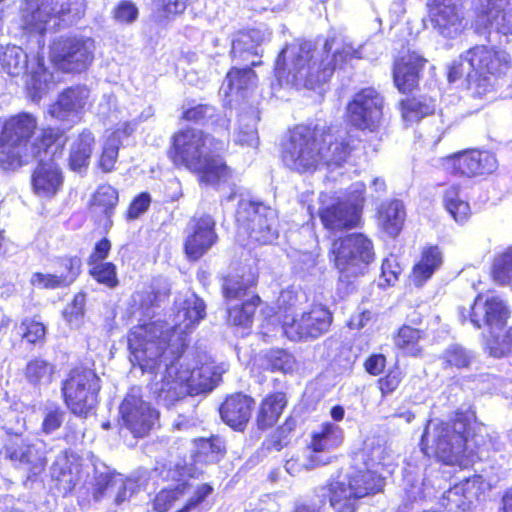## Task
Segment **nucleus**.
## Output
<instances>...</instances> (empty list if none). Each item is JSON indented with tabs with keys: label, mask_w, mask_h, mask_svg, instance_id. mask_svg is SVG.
Masks as SVG:
<instances>
[{
	"label": "nucleus",
	"mask_w": 512,
	"mask_h": 512,
	"mask_svg": "<svg viewBox=\"0 0 512 512\" xmlns=\"http://www.w3.org/2000/svg\"><path fill=\"white\" fill-rule=\"evenodd\" d=\"M175 324L155 321L134 327L128 338L132 363L142 372L154 373L163 362L165 371L159 381L151 384V391L160 403L169 407L186 395L211 391L219 382L220 374L205 356L180 358L186 346V336L205 317V304L193 293L175 302Z\"/></svg>",
	"instance_id": "obj_1"
},
{
	"label": "nucleus",
	"mask_w": 512,
	"mask_h": 512,
	"mask_svg": "<svg viewBox=\"0 0 512 512\" xmlns=\"http://www.w3.org/2000/svg\"><path fill=\"white\" fill-rule=\"evenodd\" d=\"M362 46L354 45L346 38L328 39L323 50L312 49L304 42L287 45L276 60L275 72L279 79H285L297 87L313 89L332 76L336 67L350 59L362 57Z\"/></svg>",
	"instance_id": "obj_2"
},
{
	"label": "nucleus",
	"mask_w": 512,
	"mask_h": 512,
	"mask_svg": "<svg viewBox=\"0 0 512 512\" xmlns=\"http://www.w3.org/2000/svg\"><path fill=\"white\" fill-rule=\"evenodd\" d=\"M350 151V144L342 135L298 126L283 144L282 161L291 170L308 172L321 164L339 166Z\"/></svg>",
	"instance_id": "obj_3"
},
{
	"label": "nucleus",
	"mask_w": 512,
	"mask_h": 512,
	"mask_svg": "<svg viewBox=\"0 0 512 512\" xmlns=\"http://www.w3.org/2000/svg\"><path fill=\"white\" fill-rule=\"evenodd\" d=\"M223 144L198 129H185L173 137L171 157L176 165H183L198 174L205 184L226 181L229 170L217 154Z\"/></svg>",
	"instance_id": "obj_4"
},
{
	"label": "nucleus",
	"mask_w": 512,
	"mask_h": 512,
	"mask_svg": "<svg viewBox=\"0 0 512 512\" xmlns=\"http://www.w3.org/2000/svg\"><path fill=\"white\" fill-rule=\"evenodd\" d=\"M38 127L37 119L30 113H19L0 121V164L5 170H16L40 157L42 149L47 153L53 142L62 145L59 131L45 130L40 141L29 144Z\"/></svg>",
	"instance_id": "obj_5"
},
{
	"label": "nucleus",
	"mask_w": 512,
	"mask_h": 512,
	"mask_svg": "<svg viewBox=\"0 0 512 512\" xmlns=\"http://www.w3.org/2000/svg\"><path fill=\"white\" fill-rule=\"evenodd\" d=\"M510 62V56L505 51L477 45L464 54L459 67L452 68L449 80L454 81L466 74L475 84V93L484 97L501 86L500 79L509 70Z\"/></svg>",
	"instance_id": "obj_6"
},
{
	"label": "nucleus",
	"mask_w": 512,
	"mask_h": 512,
	"mask_svg": "<svg viewBox=\"0 0 512 512\" xmlns=\"http://www.w3.org/2000/svg\"><path fill=\"white\" fill-rule=\"evenodd\" d=\"M472 440L469 439L467 423L457 418L452 424L429 421L422 436V451L436 456L445 464L461 463L464 453L471 450Z\"/></svg>",
	"instance_id": "obj_7"
},
{
	"label": "nucleus",
	"mask_w": 512,
	"mask_h": 512,
	"mask_svg": "<svg viewBox=\"0 0 512 512\" xmlns=\"http://www.w3.org/2000/svg\"><path fill=\"white\" fill-rule=\"evenodd\" d=\"M374 257L371 240L361 233L338 238L331 244L330 260L344 281L364 275Z\"/></svg>",
	"instance_id": "obj_8"
},
{
	"label": "nucleus",
	"mask_w": 512,
	"mask_h": 512,
	"mask_svg": "<svg viewBox=\"0 0 512 512\" xmlns=\"http://www.w3.org/2000/svg\"><path fill=\"white\" fill-rule=\"evenodd\" d=\"M384 485V478L374 470L354 472L347 481L330 484V504L339 512H353L357 499L381 492Z\"/></svg>",
	"instance_id": "obj_9"
},
{
	"label": "nucleus",
	"mask_w": 512,
	"mask_h": 512,
	"mask_svg": "<svg viewBox=\"0 0 512 512\" xmlns=\"http://www.w3.org/2000/svg\"><path fill=\"white\" fill-rule=\"evenodd\" d=\"M100 379L91 369L75 368L62 385L64 402L76 416L86 418L98 403Z\"/></svg>",
	"instance_id": "obj_10"
},
{
	"label": "nucleus",
	"mask_w": 512,
	"mask_h": 512,
	"mask_svg": "<svg viewBox=\"0 0 512 512\" xmlns=\"http://www.w3.org/2000/svg\"><path fill=\"white\" fill-rule=\"evenodd\" d=\"M236 222L238 235L246 234L251 242L270 244L278 237L276 212L264 205L240 202Z\"/></svg>",
	"instance_id": "obj_11"
},
{
	"label": "nucleus",
	"mask_w": 512,
	"mask_h": 512,
	"mask_svg": "<svg viewBox=\"0 0 512 512\" xmlns=\"http://www.w3.org/2000/svg\"><path fill=\"white\" fill-rule=\"evenodd\" d=\"M58 0H25L21 9L23 28L29 33L43 34L53 16L71 15L72 19L80 18L85 11L84 0H68L59 9L54 6Z\"/></svg>",
	"instance_id": "obj_12"
},
{
	"label": "nucleus",
	"mask_w": 512,
	"mask_h": 512,
	"mask_svg": "<svg viewBox=\"0 0 512 512\" xmlns=\"http://www.w3.org/2000/svg\"><path fill=\"white\" fill-rule=\"evenodd\" d=\"M95 43L91 38L69 37L55 41L50 56L55 65L66 72H81L94 58Z\"/></svg>",
	"instance_id": "obj_13"
},
{
	"label": "nucleus",
	"mask_w": 512,
	"mask_h": 512,
	"mask_svg": "<svg viewBox=\"0 0 512 512\" xmlns=\"http://www.w3.org/2000/svg\"><path fill=\"white\" fill-rule=\"evenodd\" d=\"M383 116V98L373 88H365L355 94L347 105V118L354 127L375 131Z\"/></svg>",
	"instance_id": "obj_14"
},
{
	"label": "nucleus",
	"mask_w": 512,
	"mask_h": 512,
	"mask_svg": "<svg viewBox=\"0 0 512 512\" xmlns=\"http://www.w3.org/2000/svg\"><path fill=\"white\" fill-rule=\"evenodd\" d=\"M364 189L363 183H356L347 202H337L321 209L319 216L325 228L340 231L356 227L361 217Z\"/></svg>",
	"instance_id": "obj_15"
},
{
	"label": "nucleus",
	"mask_w": 512,
	"mask_h": 512,
	"mask_svg": "<svg viewBox=\"0 0 512 512\" xmlns=\"http://www.w3.org/2000/svg\"><path fill=\"white\" fill-rule=\"evenodd\" d=\"M119 412L123 425L135 437L146 435L158 419V412L142 399L139 388L130 390L123 399Z\"/></svg>",
	"instance_id": "obj_16"
},
{
	"label": "nucleus",
	"mask_w": 512,
	"mask_h": 512,
	"mask_svg": "<svg viewBox=\"0 0 512 512\" xmlns=\"http://www.w3.org/2000/svg\"><path fill=\"white\" fill-rule=\"evenodd\" d=\"M429 19L439 34L454 38L467 26L462 0H429Z\"/></svg>",
	"instance_id": "obj_17"
},
{
	"label": "nucleus",
	"mask_w": 512,
	"mask_h": 512,
	"mask_svg": "<svg viewBox=\"0 0 512 512\" xmlns=\"http://www.w3.org/2000/svg\"><path fill=\"white\" fill-rule=\"evenodd\" d=\"M509 314L503 299L495 295L479 294L472 306L471 322L476 328H487L490 338H493L503 330Z\"/></svg>",
	"instance_id": "obj_18"
},
{
	"label": "nucleus",
	"mask_w": 512,
	"mask_h": 512,
	"mask_svg": "<svg viewBox=\"0 0 512 512\" xmlns=\"http://www.w3.org/2000/svg\"><path fill=\"white\" fill-rule=\"evenodd\" d=\"M442 166L450 174L475 177L494 172L497 160L487 151L468 150L445 157Z\"/></svg>",
	"instance_id": "obj_19"
},
{
	"label": "nucleus",
	"mask_w": 512,
	"mask_h": 512,
	"mask_svg": "<svg viewBox=\"0 0 512 512\" xmlns=\"http://www.w3.org/2000/svg\"><path fill=\"white\" fill-rule=\"evenodd\" d=\"M332 323V315L326 308L315 306L290 323L284 322L283 333L293 341L315 339L326 333Z\"/></svg>",
	"instance_id": "obj_20"
},
{
	"label": "nucleus",
	"mask_w": 512,
	"mask_h": 512,
	"mask_svg": "<svg viewBox=\"0 0 512 512\" xmlns=\"http://www.w3.org/2000/svg\"><path fill=\"white\" fill-rule=\"evenodd\" d=\"M90 105V90L84 85H78L59 94L56 102L50 105L48 113L58 121L74 124L80 121Z\"/></svg>",
	"instance_id": "obj_21"
},
{
	"label": "nucleus",
	"mask_w": 512,
	"mask_h": 512,
	"mask_svg": "<svg viewBox=\"0 0 512 512\" xmlns=\"http://www.w3.org/2000/svg\"><path fill=\"white\" fill-rule=\"evenodd\" d=\"M141 486L138 480L124 477L121 474H100L95 478L93 498L96 501L106 499L116 505H121L129 501Z\"/></svg>",
	"instance_id": "obj_22"
},
{
	"label": "nucleus",
	"mask_w": 512,
	"mask_h": 512,
	"mask_svg": "<svg viewBox=\"0 0 512 512\" xmlns=\"http://www.w3.org/2000/svg\"><path fill=\"white\" fill-rule=\"evenodd\" d=\"M6 457L18 462L34 474L46 465V445L41 440L29 441L20 435L9 436L5 443Z\"/></svg>",
	"instance_id": "obj_23"
},
{
	"label": "nucleus",
	"mask_w": 512,
	"mask_h": 512,
	"mask_svg": "<svg viewBox=\"0 0 512 512\" xmlns=\"http://www.w3.org/2000/svg\"><path fill=\"white\" fill-rule=\"evenodd\" d=\"M483 480L479 475H473L465 479L449 490H447L441 498V504L448 510H468L472 504L478 499L482 488Z\"/></svg>",
	"instance_id": "obj_24"
},
{
	"label": "nucleus",
	"mask_w": 512,
	"mask_h": 512,
	"mask_svg": "<svg viewBox=\"0 0 512 512\" xmlns=\"http://www.w3.org/2000/svg\"><path fill=\"white\" fill-rule=\"evenodd\" d=\"M214 226L215 221L209 215L192 221V233L187 236L185 242V252L190 259H199L216 242Z\"/></svg>",
	"instance_id": "obj_25"
},
{
	"label": "nucleus",
	"mask_w": 512,
	"mask_h": 512,
	"mask_svg": "<svg viewBox=\"0 0 512 512\" xmlns=\"http://www.w3.org/2000/svg\"><path fill=\"white\" fill-rule=\"evenodd\" d=\"M266 29H249L238 32L232 41L231 55L233 61L242 60L250 66H256L259 62L254 57L260 55V46L269 39Z\"/></svg>",
	"instance_id": "obj_26"
},
{
	"label": "nucleus",
	"mask_w": 512,
	"mask_h": 512,
	"mask_svg": "<svg viewBox=\"0 0 512 512\" xmlns=\"http://www.w3.org/2000/svg\"><path fill=\"white\" fill-rule=\"evenodd\" d=\"M63 184L59 167L52 161L41 162L32 174L34 193L41 198H51L57 194Z\"/></svg>",
	"instance_id": "obj_27"
},
{
	"label": "nucleus",
	"mask_w": 512,
	"mask_h": 512,
	"mask_svg": "<svg viewBox=\"0 0 512 512\" xmlns=\"http://www.w3.org/2000/svg\"><path fill=\"white\" fill-rule=\"evenodd\" d=\"M425 59L412 52L396 61L394 65V83L403 93L411 92L418 84L419 72L425 64Z\"/></svg>",
	"instance_id": "obj_28"
},
{
	"label": "nucleus",
	"mask_w": 512,
	"mask_h": 512,
	"mask_svg": "<svg viewBox=\"0 0 512 512\" xmlns=\"http://www.w3.org/2000/svg\"><path fill=\"white\" fill-rule=\"evenodd\" d=\"M343 438V430L338 425L323 423L319 429L312 432L307 452L310 455H324L332 459L330 453L342 444Z\"/></svg>",
	"instance_id": "obj_29"
},
{
	"label": "nucleus",
	"mask_w": 512,
	"mask_h": 512,
	"mask_svg": "<svg viewBox=\"0 0 512 512\" xmlns=\"http://www.w3.org/2000/svg\"><path fill=\"white\" fill-rule=\"evenodd\" d=\"M252 399L237 393L226 398L220 407L222 420L234 429H243L251 416Z\"/></svg>",
	"instance_id": "obj_30"
},
{
	"label": "nucleus",
	"mask_w": 512,
	"mask_h": 512,
	"mask_svg": "<svg viewBox=\"0 0 512 512\" xmlns=\"http://www.w3.org/2000/svg\"><path fill=\"white\" fill-rule=\"evenodd\" d=\"M487 3L483 12L490 26L504 35L512 34V0H487Z\"/></svg>",
	"instance_id": "obj_31"
},
{
	"label": "nucleus",
	"mask_w": 512,
	"mask_h": 512,
	"mask_svg": "<svg viewBox=\"0 0 512 512\" xmlns=\"http://www.w3.org/2000/svg\"><path fill=\"white\" fill-rule=\"evenodd\" d=\"M442 264V253L432 246L423 250L420 260L414 265L411 280L416 286H422Z\"/></svg>",
	"instance_id": "obj_32"
},
{
	"label": "nucleus",
	"mask_w": 512,
	"mask_h": 512,
	"mask_svg": "<svg viewBox=\"0 0 512 512\" xmlns=\"http://www.w3.org/2000/svg\"><path fill=\"white\" fill-rule=\"evenodd\" d=\"M404 205L399 200L383 203L379 209V225L390 236L395 237L401 231L405 220Z\"/></svg>",
	"instance_id": "obj_33"
},
{
	"label": "nucleus",
	"mask_w": 512,
	"mask_h": 512,
	"mask_svg": "<svg viewBox=\"0 0 512 512\" xmlns=\"http://www.w3.org/2000/svg\"><path fill=\"white\" fill-rule=\"evenodd\" d=\"M95 144L91 131L84 129L72 142L70 147L69 164L77 171L87 167Z\"/></svg>",
	"instance_id": "obj_34"
},
{
	"label": "nucleus",
	"mask_w": 512,
	"mask_h": 512,
	"mask_svg": "<svg viewBox=\"0 0 512 512\" xmlns=\"http://www.w3.org/2000/svg\"><path fill=\"white\" fill-rule=\"evenodd\" d=\"M287 404L284 393L277 392L267 396L261 403L257 415V425L260 429L273 426Z\"/></svg>",
	"instance_id": "obj_35"
},
{
	"label": "nucleus",
	"mask_w": 512,
	"mask_h": 512,
	"mask_svg": "<svg viewBox=\"0 0 512 512\" xmlns=\"http://www.w3.org/2000/svg\"><path fill=\"white\" fill-rule=\"evenodd\" d=\"M36 68L31 71L30 79L27 81V90L34 101H38L54 85L53 74L50 73L43 63V59L37 55L34 57Z\"/></svg>",
	"instance_id": "obj_36"
},
{
	"label": "nucleus",
	"mask_w": 512,
	"mask_h": 512,
	"mask_svg": "<svg viewBox=\"0 0 512 512\" xmlns=\"http://www.w3.org/2000/svg\"><path fill=\"white\" fill-rule=\"evenodd\" d=\"M56 367L42 358L30 360L24 371L25 379L34 387L48 386L54 379Z\"/></svg>",
	"instance_id": "obj_37"
},
{
	"label": "nucleus",
	"mask_w": 512,
	"mask_h": 512,
	"mask_svg": "<svg viewBox=\"0 0 512 512\" xmlns=\"http://www.w3.org/2000/svg\"><path fill=\"white\" fill-rule=\"evenodd\" d=\"M0 64L9 75L19 76L28 67V57L18 46H0Z\"/></svg>",
	"instance_id": "obj_38"
},
{
	"label": "nucleus",
	"mask_w": 512,
	"mask_h": 512,
	"mask_svg": "<svg viewBox=\"0 0 512 512\" xmlns=\"http://www.w3.org/2000/svg\"><path fill=\"white\" fill-rule=\"evenodd\" d=\"M443 204L457 223H465L471 216L470 205L462 198L458 186H450L444 191Z\"/></svg>",
	"instance_id": "obj_39"
},
{
	"label": "nucleus",
	"mask_w": 512,
	"mask_h": 512,
	"mask_svg": "<svg viewBox=\"0 0 512 512\" xmlns=\"http://www.w3.org/2000/svg\"><path fill=\"white\" fill-rule=\"evenodd\" d=\"M118 191L111 185H100L95 191L91 209L95 214L104 215L109 219L118 204Z\"/></svg>",
	"instance_id": "obj_40"
},
{
	"label": "nucleus",
	"mask_w": 512,
	"mask_h": 512,
	"mask_svg": "<svg viewBox=\"0 0 512 512\" xmlns=\"http://www.w3.org/2000/svg\"><path fill=\"white\" fill-rule=\"evenodd\" d=\"M402 118L405 122H417L423 117L434 112V102L432 99L407 98L400 103Z\"/></svg>",
	"instance_id": "obj_41"
},
{
	"label": "nucleus",
	"mask_w": 512,
	"mask_h": 512,
	"mask_svg": "<svg viewBox=\"0 0 512 512\" xmlns=\"http://www.w3.org/2000/svg\"><path fill=\"white\" fill-rule=\"evenodd\" d=\"M255 284V277L251 273L244 276H229L223 282L224 297L228 302L233 300L242 301L246 297L247 291Z\"/></svg>",
	"instance_id": "obj_42"
},
{
	"label": "nucleus",
	"mask_w": 512,
	"mask_h": 512,
	"mask_svg": "<svg viewBox=\"0 0 512 512\" xmlns=\"http://www.w3.org/2000/svg\"><path fill=\"white\" fill-rule=\"evenodd\" d=\"M422 338V331L411 326H402L394 337V343L397 348L406 355L418 356L421 352L419 341Z\"/></svg>",
	"instance_id": "obj_43"
},
{
	"label": "nucleus",
	"mask_w": 512,
	"mask_h": 512,
	"mask_svg": "<svg viewBox=\"0 0 512 512\" xmlns=\"http://www.w3.org/2000/svg\"><path fill=\"white\" fill-rule=\"evenodd\" d=\"M259 302L260 298L252 295L243 301L241 306H232L229 303L228 320L234 325L247 326L252 321Z\"/></svg>",
	"instance_id": "obj_44"
},
{
	"label": "nucleus",
	"mask_w": 512,
	"mask_h": 512,
	"mask_svg": "<svg viewBox=\"0 0 512 512\" xmlns=\"http://www.w3.org/2000/svg\"><path fill=\"white\" fill-rule=\"evenodd\" d=\"M120 134V130L114 131L103 143L98 163L100 169L105 173L111 172L114 169L121 144Z\"/></svg>",
	"instance_id": "obj_45"
},
{
	"label": "nucleus",
	"mask_w": 512,
	"mask_h": 512,
	"mask_svg": "<svg viewBox=\"0 0 512 512\" xmlns=\"http://www.w3.org/2000/svg\"><path fill=\"white\" fill-rule=\"evenodd\" d=\"M190 485L187 483H179L174 488L163 489L155 496L153 500V508L157 512H167L172 505L189 494Z\"/></svg>",
	"instance_id": "obj_46"
},
{
	"label": "nucleus",
	"mask_w": 512,
	"mask_h": 512,
	"mask_svg": "<svg viewBox=\"0 0 512 512\" xmlns=\"http://www.w3.org/2000/svg\"><path fill=\"white\" fill-rule=\"evenodd\" d=\"M224 453V446L219 438L199 439L196 441V462L213 463Z\"/></svg>",
	"instance_id": "obj_47"
},
{
	"label": "nucleus",
	"mask_w": 512,
	"mask_h": 512,
	"mask_svg": "<svg viewBox=\"0 0 512 512\" xmlns=\"http://www.w3.org/2000/svg\"><path fill=\"white\" fill-rule=\"evenodd\" d=\"M330 462V457L324 455H310L308 453L304 459H301L299 456H292L286 461L285 469L290 475L296 476L303 471L314 469L320 465H327Z\"/></svg>",
	"instance_id": "obj_48"
},
{
	"label": "nucleus",
	"mask_w": 512,
	"mask_h": 512,
	"mask_svg": "<svg viewBox=\"0 0 512 512\" xmlns=\"http://www.w3.org/2000/svg\"><path fill=\"white\" fill-rule=\"evenodd\" d=\"M256 121L254 117L242 115L240 118L239 129L236 132V144L256 149L259 145V137L256 129Z\"/></svg>",
	"instance_id": "obj_49"
},
{
	"label": "nucleus",
	"mask_w": 512,
	"mask_h": 512,
	"mask_svg": "<svg viewBox=\"0 0 512 512\" xmlns=\"http://www.w3.org/2000/svg\"><path fill=\"white\" fill-rule=\"evenodd\" d=\"M492 277L500 285H509L512 283V248L506 249L498 255L492 268Z\"/></svg>",
	"instance_id": "obj_50"
},
{
	"label": "nucleus",
	"mask_w": 512,
	"mask_h": 512,
	"mask_svg": "<svg viewBox=\"0 0 512 512\" xmlns=\"http://www.w3.org/2000/svg\"><path fill=\"white\" fill-rule=\"evenodd\" d=\"M256 74L249 67L237 68L233 67L226 76L224 85L232 91L247 89L255 83Z\"/></svg>",
	"instance_id": "obj_51"
},
{
	"label": "nucleus",
	"mask_w": 512,
	"mask_h": 512,
	"mask_svg": "<svg viewBox=\"0 0 512 512\" xmlns=\"http://www.w3.org/2000/svg\"><path fill=\"white\" fill-rule=\"evenodd\" d=\"M90 266L89 273L98 283L103 284L109 288L116 287L118 278L116 267L111 262H101L88 264Z\"/></svg>",
	"instance_id": "obj_52"
},
{
	"label": "nucleus",
	"mask_w": 512,
	"mask_h": 512,
	"mask_svg": "<svg viewBox=\"0 0 512 512\" xmlns=\"http://www.w3.org/2000/svg\"><path fill=\"white\" fill-rule=\"evenodd\" d=\"M168 295V289L156 290L154 286L150 290L136 292L132 296L135 305H139L141 309L149 310L157 306Z\"/></svg>",
	"instance_id": "obj_53"
},
{
	"label": "nucleus",
	"mask_w": 512,
	"mask_h": 512,
	"mask_svg": "<svg viewBox=\"0 0 512 512\" xmlns=\"http://www.w3.org/2000/svg\"><path fill=\"white\" fill-rule=\"evenodd\" d=\"M267 366L272 371L288 373L295 365L294 357L284 350H272L266 356Z\"/></svg>",
	"instance_id": "obj_54"
},
{
	"label": "nucleus",
	"mask_w": 512,
	"mask_h": 512,
	"mask_svg": "<svg viewBox=\"0 0 512 512\" xmlns=\"http://www.w3.org/2000/svg\"><path fill=\"white\" fill-rule=\"evenodd\" d=\"M112 14L118 24L130 25L137 20L139 10L132 1L123 0L114 7Z\"/></svg>",
	"instance_id": "obj_55"
},
{
	"label": "nucleus",
	"mask_w": 512,
	"mask_h": 512,
	"mask_svg": "<svg viewBox=\"0 0 512 512\" xmlns=\"http://www.w3.org/2000/svg\"><path fill=\"white\" fill-rule=\"evenodd\" d=\"M512 337L511 327L504 335L498 333L493 338L487 339V347L490 354L494 357H502L506 354L512 353Z\"/></svg>",
	"instance_id": "obj_56"
},
{
	"label": "nucleus",
	"mask_w": 512,
	"mask_h": 512,
	"mask_svg": "<svg viewBox=\"0 0 512 512\" xmlns=\"http://www.w3.org/2000/svg\"><path fill=\"white\" fill-rule=\"evenodd\" d=\"M85 302V295L78 293L74 296L71 304L64 310L63 316L72 327L80 325L84 315Z\"/></svg>",
	"instance_id": "obj_57"
},
{
	"label": "nucleus",
	"mask_w": 512,
	"mask_h": 512,
	"mask_svg": "<svg viewBox=\"0 0 512 512\" xmlns=\"http://www.w3.org/2000/svg\"><path fill=\"white\" fill-rule=\"evenodd\" d=\"M64 411L55 405H49L45 408L44 418L42 422V430L49 434L57 430L64 421Z\"/></svg>",
	"instance_id": "obj_58"
},
{
	"label": "nucleus",
	"mask_w": 512,
	"mask_h": 512,
	"mask_svg": "<svg viewBox=\"0 0 512 512\" xmlns=\"http://www.w3.org/2000/svg\"><path fill=\"white\" fill-rule=\"evenodd\" d=\"M62 280L63 278L59 272L55 274H43L38 272L32 275L30 282L33 286L38 288L55 289L67 286Z\"/></svg>",
	"instance_id": "obj_59"
},
{
	"label": "nucleus",
	"mask_w": 512,
	"mask_h": 512,
	"mask_svg": "<svg viewBox=\"0 0 512 512\" xmlns=\"http://www.w3.org/2000/svg\"><path fill=\"white\" fill-rule=\"evenodd\" d=\"M188 0H157L156 8L165 18L182 14L187 7Z\"/></svg>",
	"instance_id": "obj_60"
},
{
	"label": "nucleus",
	"mask_w": 512,
	"mask_h": 512,
	"mask_svg": "<svg viewBox=\"0 0 512 512\" xmlns=\"http://www.w3.org/2000/svg\"><path fill=\"white\" fill-rule=\"evenodd\" d=\"M401 271L402 269L396 256L390 255L383 260L381 276L388 285H393L398 280Z\"/></svg>",
	"instance_id": "obj_61"
},
{
	"label": "nucleus",
	"mask_w": 512,
	"mask_h": 512,
	"mask_svg": "<svg viewBox=\"0 0 512 512\" xmlns=\"http://www.w3.org/2000/svg\"><path fill=\"white\" fill-rule=\"evenodd\" d=\"M20 333L30 343L41 340L46 333L45 326L35 321H24L19 327Z\"/></svg>",
	"instance_id": "obj_62"
},
{
	"label": "nucleus",
	"mask_w": 512,
	"mask_h": 512,
	"mask_svg": "<svg viewBox=\"0 0 512 512\" xmlns=\"http://www.w3.org/2000/svg\"><path fill=\"white\" fill-rule=\"evenodd\" d=\"M61 266L66 272H59L62 276V282L67 286L73 283L80 273L81 260L78 257L65 258L61 261Z\"/></svg>",
	"instance_id": "obj_63"
},
{
	"label": "nucleus",
	"mask_w": 512,
	"mask_h": 512,
	"mask_svg": "<svg viewBox=\"0 0 512 512\" xmlns=\"http://www.w3.org/2000/svg\"><path fill=\"white\" fill-rule=\"evenodd\" d=\"M365 449L372 466L382 464L385 460L386 447L379 439L366 442Z\"/></svg>",
	"instance_id": "obj_64"
}]
</instances>
